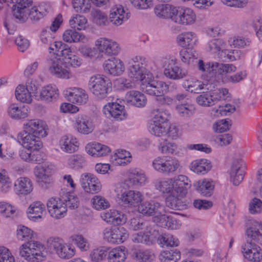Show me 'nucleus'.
<instances>
[{"mask_svg": "<svg viewBox=\"0 0 262 262\" xmlns=\"http://www.w3.org/2000/svg\"><path fill=\"white\" fill-rule=\"evenodd\" d=\"M125 99L128 104L137 107H144L147 103V99L145 95L142 93L132 90L126 93Z\"/></svg>", "mask_w": 262, "mask_h": 262, "instance_id": "cd10ccee", "label": "nucleus"}, {"mask_svg": "<svg viewBox=\"0 0 262 262\" xmlns=\"http://www.w3.org/2000/svg\"><path fill=\"white\" fill-rule=\"evenodd\" d=\"M196 191L204 196H210L213 194L214 184L213 181L203 179L197 181L194 184Z\"/></svg>", "mask_w": 262, "mask_h": 262, "instance_id": "e433bc0d", "label": "nucleus"}, {"mask_svg": "<svg viewBox=\"0 0 262 262\" xmlns=\"http://www.w3.org/2000/svg\"><path fill=\"white\" fill-rule=\"evenodd\" d=\"M198 68L202 72L207 73L210 77L220 78L221 76L231 73L236 71V68L232 64H224L216 62H208L206 63L200 59Z\"/></svg>", "mask_w": 262, "mask_h": 262, "instance_id": "39448f33", "label": "nucleus"}, {"mask_svg": "<svg viewBox=\"0 0 262 262\" xmlns=\"http://www.w3.org/2000/svg\"><path fill=\"white\" fill-rule=\"evenodd\" d=\"M191 183L187 177L179 175L171 179L161 180L156 185L157 188L163 193H171L183 188H190Z\"/></svg>", "mask_w": 262, "mask_h": 262, "instance_id": "0eeeda50", "label": "nucleus"}, {"mask_svg": "<svg viewBox=\"0 0 262 262\" xmlns=\"http://www.w3.org/2000/svg\"><path fill=\"white\" fill-rule=\"evenodd\" d=\"M80 183L83 190L87 193H96L101 188L98 179L92 173H86L81 175Z\"/></svg>", "mask_w": 262, "mask_h": 262, "instance_id": "a211bd4d", "label": "nucleus"}, {"mask_svg": "<svg viewBox=\"0 0 262 262\" xmlns=\"http://www.w3.org/2000/svg\"><path fill=\"white\" fill-rule=\"evenodd\" d=\"M59 90L55 85L49 84L43 87L40 92L41 100L47 102L56 101L59 96Z\"/></svg>", "mask_w": 262, "mask_h": 262, "instance_id": "58836bf2", "label": "nucleus"}, {"mask_svg": "<svg viewBox=\"0 0 262 262\" xmlns=\"http://www.w3.org/2000/svg\"><path fill=\"white\" fill-rule=\"evenodd\" d=\"M189 188H183L178 191L174 190L166 199V205L174 210H182L185 208V204L183 201V198L187 193Z\"/></svg>", "mask_w": 262, "mask_h": 262, "instance_id": "aec40b11", "label": "nucleus"}, {"mask_svg": "<svg viewBox=\"0 0 262 262\" xmlns=\"http://www.w3.org/2000/svg\"><path fill=\"white\" fill-rule=\"evenodd\" d=\"M129 226V229L133 231L152 229L151 226L148 221H144L138 217L131 219Z\"/></svg>", "mask_w": 262, "mask_h": 262, "instance_id": "09e8293b", "label": "nucleus"}, {"mask_svg": "<svg viewBox=\"0 0 262 262\" xmlns=\"http://www.w3.org/2000/svg\"><path fill=\"white\" fill-rule=\"evenodd\" d=\"M75 127L78 133L83 135H88L94 130L95 125L91 117L81 115L76 118Z\"/></svg>", "mask_w": 262, "mask_h": 262, "instance_id": "b1692460", "label": "nucleus"}, {"mask_svg": "<svg viewBox=\"0 0 262 262\" xmlns=\"http://www.w3.org/2000/svg\"><path fill=\"white\" fill-rule=\"evenodd\" d=\"M157 148L162 154L177 155V145L172 142H169L166 138H161L158 139Z\"/></svg>", "mask_w": 262, "mask_h": 262, "instance_id": "37998d69", "label": "nucleus"}, {"mask_svg": "<svg viewBox=\"0 0 262 262\" xmlns=\"http://www.w3.org/2000/svg\"><path fill=\"white\" fill-rule=\"evenodd\" d=\"M47 125L41 120L33 119L29 120L24 124V130L27 134H31L34 136H41L44 137L47 135Z\"/></svg>", "mask_w": 262, "mask_h": 262, "instance_id": "412c9836", "label": "nucleus"}, {"mask_svg": "<svg viewBox=\"0 0 262 262\" xmlns=\"http://www.w3.org/2000/svg\"><path fill=\"white\" fill-rule=\"evenodd\" d=\"M55 169V166L49 162H42L41 165L36 166L34 173L42 187L47 188L50 186L52 183L51 176Z\"/></svg>", "mask_w": 262, "mask_h": 262, "instance_id": "9d476101", "label": "nucleus"}, {"mask_svg": "<svg viewBox=\"0 0 262 262\" xmlns=\"http://www.w3.org/2000/svg\"><path fill=\"white\" fill-rule=\"evenodd\" d=\"M72 5L74 10L80 13L89 12L91 7L90 0H73Z\"/></svg>", "mask_w": 262, "mask_h": 262, "instance_id": "0e129e2a", "label": "nucleus"}, {"mask_svg": "<svg viewBox=\"0 0 262 262\" xmlns=\"http://www.w3.org/2000/svg\"><path fill=\"white\" fill-rule=\"evenodd\" d=\"M33 190V185L31 180L26 177L18 178L14 183L15 193L20 197L30 194Z\"/></svg>", "mask_w": 262, "mask_h": 262, "instance_id": "7c9ffc66", "label": "nucleus"}, {"mask_svg": "<svg viewBox=\"0 0 262 262\" xmlns=\"http://www.w3.org/2000/svg\"><path fill=\"white\" fill-rule=\"evenodd\" d=\"M48 211L50 216L55 219L63 218L67 214L66 205L61 198L52 197L47 202Z\"/></svg>", "mask_w": 262, "mask_h": 262, "instance_id": "2eb2a0df", "label": "nucleus"}, {"mask_svg": "<svg viewBox=\"0 0 262 262\" xmlns=\"http://www.w3.org/2000/svg\"><path fill=\"white\" fill-rule=\"evenodd\" d=\"M61 199L65 202L66 209L68 207L72 209L77 208L79 205L78 199L73 193L67 192L62 196Z\"/></svg>", "mask_w": 262, "mask_h": 262, "instance_id": "774afa93", "label": "nucleus"}, {"mask_svg": "<svg viewBox=\"0 0 262 262\" xmlns=\"http://www.w3.org/2000/svg\"><path fill=\"white\" fill-rule=\"evenodd\" d=\"M262 223L255 222L246 230L247 242L242 246V252L244 257L251 262H260L262 259V250L252 241L262 245V233L259 229Z\"/></svg>", "mask_w": 262, "mask_h": 262, "instance_id": "f03ea898", "label": "nucleus"}, {"mask_svg": "<svg viewBox=\"0 0 262 262\" xmlns=\"http://www.w3.org/2000/svg\"><path fill=\"white\" fill-rule=\"evenodd\" d=\"M165 76L170 79L179 80L186 77L187 71L174 63H170L164 71Z\"/></svg>", "mask_w": 262, "mask_h": 262, "instance_id": "72a5a7b5", "label": "nucleus"}, {"mask_svg": "<svg viewBox=\"0 0 262 262\" xmlns=\"http://www.w3.org/2000/svg\"><path fill=\"white\" fill-rule=\"evenodd\" d=\"M147 63L146 58L142 56H133L128 69L129 77L135 81L144 82L145 76H148L151 72L148 69Z\"/></svg>", "mask_w": 262, "mask_h": 262, "instance_id": "20e7f679", "label": "nucleus"}, {"mask_svg": "<svg viewBox=\"0 0 262 262\" xmlns=\"http://www.w3.org/2000/svg\"><path fill=\"white\" fill-rule=\"evenodd\" d=\"M64 94L68 100L73 103L83 104L88 99L85 91L81 88H70L64 91Z\"/></svg>", "mask_w": 262, "mask_h": 262, "instance_id": "4be33fe9", "label": "nucleus"}, {"mask_svg": "<svg viewBox=\"0 0 262 262\" xmlns=\"http://www.w3.org/2000/svg\"><path fill=\"white\" fill-rule=\"evenodd\" d=\"M103 67L105 71L113 76H119L125 71L123 62L118 58H112L105 60Z\"/></svg>", "mask_w": 262, "mask_h": 262, "instance_id": "393cba45", "label": "nucleus"}, {"mask_svg": "<svg viewBox=\"0 0 262 262\" xmlns=\"http://www.w3.org/2000/svg\"><path fill=\"white\" fill-rule=\"evenodd\" d=\"M102 111L107 118L117 121H122L126 118L124 106L118 103H107L103 106Z\"/></svg>", "mask_w": 262, "mask_h": 262, "instance_id": "6ab92c4d", "label": "nucleus"}, {"mask_svg": "<svg viewBox=\"0 0 262 262\" xmlns=\"http://www.w3.org/2000/svg\"><path fill=\"white\" fill-rule=\"evenodd\" d=\"M196 98L197 103L201 106L207 107L214 105L219 101V97L213 93L202 92Z\"/></svg>", "mask_w": 262, "mask_h": 262, "instance_id": "49530a36", "label": "nucleus"}, {"mask_svg": "<svg viewBox=\"0 0 262 262\" xmlns=\"http://www.w3.org/2000/svg\"><path fill=\"white\" fill-rule=\"evenodd\" d=\"M126 174V182L131 186H141L145 185L147 181L145 172L139 168H130L127 170Z\"/></svg>", "mask_w": 262, "mask_h": 262, "instance_id": "5701e85b", "label": "nucleus"}, {"mask_svg": "<svg viewBox=\"0 0 262 262\" xmlns=\"http://www.w3.org/2000/svg\"><path fill=\"white\" fill-rule=\"evenodd\" d=\"M41 136H34L25 132H20L17 136L18 142L29 150L34 151L39 150L42 147Z\"/></svg>", "mask_w": 262, "mask_h": 262, "instance_id": "f3484780", "label": "nucleus"}, {"mask_svg": "<svg viewBox=\"0 0 262 262\" xmlns=\"http://www.w3.org/2000/svg\"><path fill=\"white\" fill-rule=\"evenodd\" d=\"M112 158L115 164L126 165L131 161L132 157L129 152L125 150H118L115 153Z\"/></svg>", "mask_w": 262, "mask_h": 262, "instance_id": "8fccbe9b", "label": "nucleus"}, {"mask_svg": "<svg viewBox=\"0 0 262 262\" xmlns=\"http://www.w3.org/2000/svg\"><path fill=\"white\" fill-rule=\"evenodd\" d=\"M107 248L100 247L92 251L90 253L91 260L94 262H100L105 258L107 254Z\"/></svg>", "mask_w": 262, "mask_h": 262, "instance_id": "e2e57ef3", "label": "nucleus"}, {"mask_svg": "<svg viewBox=\"0 0 262 262\" xmlns=\"http://www.w3.org/2000/svg\"><path fill=\"white\" fill-rule=\"evenodd\" d=\"M138 211L145 216H160L165 212L164 207L158 202L150 200L140 203Z\"/></svg>", "mask_w": 262, "mask_h": 262, "instance_id": "dca6fc26", "label": "nucleus"}, {"mask_svg": "<svg viewBox=\"0 0 262 262\" xmlns=\"http://www.w3.org/2000/svg\"><path fill=\"white\" fill-rule=\"evenodd\" d=\"M152 229L142 230L132 235V241L134 243L150 245L152 244L151 237Z\"/></svg>", "mask_w": 262, "mask_h": 262, "instance_id": "de8ad7c7", "label": "nucleus"}, {"mask_svg": "<svg viewBox=\"0 0 262 262\" xmlns=\"http://www.w3.org/2000/svg\"><path fill=\"white\" fill-rule=\"evenodd\" d=\"M211 166L209 160L201 159L193 161L190 165V169L197 174H204L211 169Z\"/></svg>", "mask_w": 262, "mask_h": 262, "instance_id": "a19ab883", "label": "nucleus"}, {"mask_svg": "<svg viewBox=\"0 0 262 262\" xmlns=\"http://www.w3.org/2000/svg\"><path fill=\"white\" fill-rule=\"evenodd\" d=\"M153 123L158 124L166 123L170 117L169 112L164 108L154 109L151 112Z\"/></svg>", "mask_w": 262, "mask_h": 262, "instance_id": "a18cd8bd", "label": "nucleus"}, {"mask_svg": "<svg viewBox=\"0 0 262 262\" xmlns=\"http://www.w3.org/2000/svg\"><path fill=\"white\" fill-rule=\"evenodd\" d=\"M59 145L60 149L68 153L74 152L78 147L79 143L77 139L71 136H63L60 139Z\"/></svg>", "mask_w": 262, "mask_h": 262, "instance_id": "c9c22d12", "label": "nucleus"}, {"mask_svg": "<svg viewBox=\"0 0 262 262\" xmlns=\"http://www.w3.org/2000/svg\"><path fill=\"white\" fill-rule=\"evenodd\" d=\"M169 84L162 81L145 80L140 85L141 90L145 93L158 97L169 91Z\"/></svg>", "mask_w": 262, "mask_h": 262, "instance_id": "9b49d317", "label": "nucleus"}, {"mask_svg": "<svg viewBox=\"0 0 262 262\" xmlns=\"http://www.w3.org/2000/svg\"><path fill=\"white\" fill-rule=\"evenodd\" d=\"M112 82L106 76L97 75L90 78L89 87L92 94L98 99H103L112 91Z\"/></svg>", "mask_w": 262, "mask_h": 262, "instance_id": "423d86ee", "label": "nucleus"}, {"mask_svg": "<svg viewBox=\"0 0 262 262\" xmlns=\"http://www.w3.org/2000/svg\"><path fill=\"white\" fill-rule=\"evenodd\" d=\"M7 113L10 117L15 120L24 119L28 116V108L16 103H12L9 105Z\"/></svg>", "mask_w": 262, "mask_h": 262, "instance_id": "ea45409f", "label": "nucleus"}, {"mask_svg": "<svg viewBox=\"0 0 262 262\" xmlns=\"http://www.w3.org/2000/svg\"><path fill=\"white\" fill-rule=\"evenodd\" d=\"M86 24L87 19L84 16L76 14L69 20V25L73 30H67L64 33H77V30H84Z\"/></svg>", "mask_w": 262, "mask_h": 262, "instance_id": "79ce46f5", "label": "nucleus"}, {"mask_svg": "<svg viewBox=\"0 0 262 262\" xmlns=\"http://www.w3.org/2000/svg\"><path fill=\"white\" fill-rule=\"evenodd\" d=\"M17 208L6 202H0V213L6 217L13 218L17 214Z\"/></svg>", "mask_w": 262, "mask_h": 262, "instance_id": "4d7b16f0", "label": "nucleus"}, {"mask_svg": "<svg viewBox=\"0 0 262 262\" xmlns=\"http://www.w3.org/2000/svg\"><path fill=\"white\" fill-rule=\"evenodd\" d=\"M245 173V166L242 161H234L232 165L230 176V181L235 186L243 181Z\"/></svg>", "mask_w": 262, "mask_h": 262, "instance_id": "c85d7f7f", "label": "nucleus"}, {"mask_svg": "<svg viewBox=\"0 0 262 262\" xmlns=\"http://www.w3.org/2000/svg\"><path fill=\"white\" fill-rule=\"evenodd\" d=\"M171 20L182 25H191L195 20V14L189 8L173 7L172 10Z\"/></svg>", "mask_w": 262, "mask_h": 262, "instance_id": "ddd939ff", "label": "nucleus"}, {"mask_svg": "<svg viewBox=\"0 0 262 262\" xmlns=\"http://www.w3.org/2000/svg\"><path fill=\"white\" fill-rule=\"evenodd\" d=\"M180 167V162L177 159L168 157L162 173L167 175L173 174Z\"/></svg>", "mask_w": 262, "mask_h": 262, "instance_id": "603ef678", "label": "nucleus"}, {"mask_svg": "<svg viewBox=\"0 0 262 262\" xmlns=\"http://www.w3.org/2000/svg\"><path fill=\"white\" fill-rule=\"evenodd\" d=\"M48 248L63 259H69L75 254V248L71 244L65 243L57 237H50L47 241Z\"/></svg>", "mask_w": 262, "mask_h": 262, "instance_id": "6e6552de", "label": "nucleus"}, {"mask_svg": "<svg viewBox=\"0 0 262 262\" xmlns=\"http://www.w3.org/2000/svg\"><path fill=\"white\" fill-rule=\"evenodd\" d=\"M103 238L113 244H121L128 237L127 230L124 227L106 228L103 231Z\"/></svg>", "mask_w": 262, "mask_h": 262, "instance_id": "f8f14e48", "label": "nucleus"}, {"mask_svg": "<svg viewBox=\"0 0 262 262\" xmlns=\"http://www.w3.org/2000/svg\"><path fill=\"white\" fill-rule=\"evenodd\" d=\"M49 50L57 52V55L61 56L64 60L67 61L70 66L73 68L79 67L82 64V59L74 55L71 48L61 41H55L53 44L50 45Z\"/></svg>", "mask_w": 262, "mask_h": 262, "instance_id": "1a4fd4ad", "label": "nucleus"}, {"mask_svg": "<svg viewBox=\"0 0 262 262\" xmlns=\"http://www.w3.org/2000/svg\"><path fill=\"white\" fill-rule=\"evenodd\" d=\"M101 217L106 223L114 225L124 224L127 221L124 214L115 209H110L102 212Z\"/></svg>", "mask_w": 262, "mask_h": 262, "instance_id": "a878e982", "label": "nucleus"}, {"mask_svg": "<svg viewBox=\"0 0 262 262\" xmlns=\"http://www.w3.org/2000/svg\"><path fill=\"white\" fill-rule=\"evenodd\" d=\"M172 10L173 8H171L169 5H159L155 7V13L159 17H170L171 19Z\"/></svg>", "mask_w": 262, "mask_h": 262, "instance_id": "69168bd1", "label": "nucleus"}, {"mask_svg": "<svg viewBox=\"0 0 262 262\" xmlns=\"http://www.w3.org/2000/svg\"><path fill=\"white\" fill-rule=\"evenodd\" d=\"M46 213L45 205L41 202L36 201L32 203L27 212L28 217L31 221L36 222L41 220L42 216Z\"/></svg>", "mask_w": 262, "mask_h": 262, "instance_id": "f704fd0d", "label": "nucleus"}, {"mask_svg": "<svg viewBox=\"0 0 262 262\" xmlns=\"http://www.w3.org/2000/svg\"><path fill=\"white\" fill-rule=\"evenodd\" d=\"M194 34H180L177 37V41L180 46L187 48L194 44Z\"/></svg>", "mask_w": 262, "mask_h": 262, "instance_id": "052dcab7", "label": "nucleus"}, {"mask_svg": "<svg viewBox=\"0 0 262 262\" xmlns=\"http://www.w3.org/2000/svg\"><path fill=\"white\" fill-rule=\"evenodd\" d=\"M120 199L124 205L135 207L143 201V196L140 191L130 190L122 192Z\"/></svg>", "mask_w": 262, "mask_h": 262, "instance_id": "bb28decb", "label": "nucleus"}, {"mask_svg": "<svg viewBox=\"0 0 262 262\" xmlns=\"http://www.w3.org/2000/svg\"><path fill=\"white\" fill-rule=\"evenodd\" d=\"M15 94L17 100L23 103H30L32 101L30 92L24 85H19L17 86L15 90Z\"/></svg>", "mask_w": 262, "mask_h": 262, "instance_id": "864d4df0", "label": "nucleus"}, {"mask_svg": "<svg viewBox=\"0 0 262 262\" xmlns=\"http://www.w3.org/2000/svg\"><path fill=\"white\" fill-rule=\"evenodd\" d=\"M95 46L100 53L108 56H116L120 52L119 45L115 40L105 37L98 39Z\"/></svg>", "mask_w": 262, "mask_h": 262, "instance_id": "4468645a", "label": "nucleus"}, {"mask_svg": "<svg viewBox=\"0 0 262 262\" xmlns=\"http://www.w3.org/2000/svg\"><path fill=\"white\" fill-rule=\"evenodd\" d=\"M136 258L138 262H152L155 255L150 250H139L136 253Z\"/></svg>", "mask_w": 262, "mask_h": 262, "instance_id": "338daca9", "label": "nucleus"}, {"mask_svg": "<svg viewBox=\"0 0 262 262\" xmlns=\"http://www.w3.org/2000/svg\"><path fill=\"white\" fill-rule=\"evenodd\" d=\"M158 244L161 247H177L179 245L178 239L169 234H164L160 236L158 239Z\"/></svg>", "mask_w": 262, "mask_h": 262, "instance_id": "13d9d810", "label": "nucleus"}, {"mask_svg": "<svg viewBox=\"0 0 262 262\" xmlns=\"http://www.w3.org/2000/svg\"><path fill=\"white\" fill-rule=\"evenodd\" d=\"M68 164L71 168L78 170L82 168L84 166L85 159L81 155H73L68 159Z\"/></svg>", "mask_w": 262, "mask_h": 262, "instance_id": "5fc2aeb1", "label": "nucleus"}, {"mask_svg": "<svg viewBox=\"0 0 262 262\" xmlns=\"http://www.w3.org/2000/svg\"><path fill=\"white\" fill-rule=\"evenodd\" d=\"M181 253L179 251H164L159 256L161 262H177L180 259Z\"/></svg>", "mask_w": 262, "mask_h": 262, "instance_id": "6e6d98bb", "label": "nucleus"}, {"mask_svg": "<svg viewBox=\"0 0 262 262\" xmlns=\"http://www.w3.org/2000/svg\"><path fill=\"white\" fill-rule=\"evenodd\" d=\"M16 235L19 240L27 242L19 249L22 257L32 262H38L42 259L44 247L39 242L32 240L34 237L32 230L26 226H20L17 230Z\"/></svg>", "mask_w": 262, "mask_h": 262, "instance_id": "f257e3e1", "label": "nucleus"}, {"mask_svg": "<svg viewBox=\"0 0 262 262\" xmlns=\"http://www.w3.org/2000/svg\"><path fill=\"white\" fill-rule=\"evenodd\" d=\"M240 53L238 50H228L222 49L219 54L223 61H233L239 58Z\"/></svg>", "mask_w": 262, "mask_h": 262, "instance_id": "680f3d73", "label": "nucleus"}, {"mask_svg": "<svg viewBox=\"0 0 262 262\" xmlns=\"http://www.w3.org/2000/svg\"><path fill=\"white\" fill-rule=\"evenodd\" d=\"M50 55L46 58L47 64L50 73L53 76L62 79H69L73 77L70 68L61 56L57 52L49 50Z\"/></svg>", "mask_w": 262, "mask_h": 262, "instance_id": "7ed1b4c3", "label": "nucleus"}, {"mask_svg": "<svg viewBox=\"0 0 262 262\" xmlns=\"http://www.w3.org/2000/svg\"><path fill=\"white\" fill-rule=\"evenodd\" d=\"M44 4H41L38 6H35L29 10V18L34 21H37L42 18L48 11V8H43Z\"/></svg>", "mask_w": 262, "mask_h": 262, "instance_id": "bf43d9fd", "label": "nucleus"}, {"mask_svg": "<svg viewBox=\"0 0 262 262\" xmlns=\"http://www.w3.org/2000/svg\"><path fill=\"white\" fill-rule=\"evenodd\" d=\"M127 251L123 246L112 249L107 253L108 262H123L126 258Z\"/></svg>", "mask_w": 262, "mask_h": 262, "instance_id": "c03bdc74", "label": "nucleus"}, {"mask_svg": "<svg viewBox=\"0 0 262 262\" xmlns=\"http://www.w3.org/2000/svg\"><path fill=\"white\" fill-rule=\"evenodd\" d=\"M129 17V13L126 12L123 7L119 5L115 6L111 9L109 19L113 24L119 26L127 20Z\"/></svg>", "mask_w": 262, "mask_h": 262, "instance_id": "c756f323", "label": "nucleus"}, {"mask_svg": "<svg viewBox=\"0 0 262 262\" xmlns=\"http://www.w3.org/2000/svg\"><path fill=\"white\" fill-rule=\"evenodd\" d=\"M70 239L81 251L85 252L89 250V242L82 235L74 234L70 236Z\"/></svg>", "mask_w": 262, "mask_h": 262, "instance_id": "3c124183", "label": "nucleus"}, {"mask_svg": "<svg viewBox=\"0 0 262 262\" xmlns=\"http://www.w3.org/2000/svg\"><path fill=\"white\" fill-rule=\"evenodd\" d=\"M85 148L89 155L95 157L105 156L111 151L107 146L97 142L88 143Z\"/></svg>", "mask_w": 262, "mask_h": 262, "instance_id": "2f4dec72", "label": "nucleus"}, {"mask_svg": "<svg viewBox=\"0 0 262 262\" xmlns=\"http://www.w3.org/2000/svg\"><path fill=\"white\" fill-rule=\"evenodd\" d=\"M183 86L185 89L190 90L191 92L196 94L201 93L209 90L207 83H205L193 78L186 80L184 82Z\"/></svg>", "mask_w": 262, "mask_h": 262, "instance_id": "4c0bfd02", "label": "nucleus"}, {"mask_svg": "<svg viewBox=\"0 0 262 262\" xmlns=\"http://www.w3.org/2000/svg\"><path fill=\"white\" fill-rule=\"evenodd\" d=\"M153 221L159 226L174 230L180 228L181 225L179 222L171 215H167L163 213L160 216H155Z\"/></svg>", "mask_w": 262, "mask_h": 262, "instance_id": "473e14b6", "label": "nucleus"}]
</instances>
